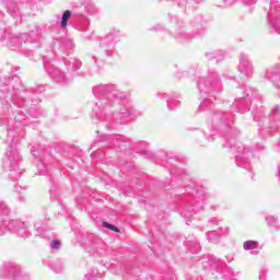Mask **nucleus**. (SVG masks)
Listing matches in <instances>:
<instances>
[{
    "instance_id": "nucleus-1",
    "label": "nucleus",
    "mask_w": 280,
    "mask_h": 280,
    "mask_svg": "<svg viewBox=\"0 0 280 280\" xmlns=\"http://www.w3.org/2000/svg\"><path fill=\"white\" fill-rule=\"evenodd\" d=\"M70 19H71V12L69 10L65 11L61 18V27L63 30H67V25Z\"/></svg>"
},
{
    "instance_id": "nucleus-2",
    "label": "nucleus",
    "mask_w": 280,
    "mask_h": 280,
    "mask_svg": "<svg viewBox=\"0 0 280 280\" xmlns=\"http://www.w3.org/2000/svg\"><path fill=\"white\" fill-rule=\"evenodd\" d=\"M245 250H253L257 248V242L256 241H246L244 243Z\"/></svg>"
},
{
    "instance_id": "nucleus-3",
    "label": "nucleus",
    "mask_w": 280,
    "mask_h": 280,
    "mask_svg": "<svg viewBox=\"0 0 280 280\" xmlns=\"http://www.w3.org/2000/svg\"><path fill=\"white\" fill-rule=\"evenodd\" d=\"M103 226L105 229H109V231H114L115 233H119V229L108 222H103Z\"/></svg>"
},
{
    "instance_id": "nucleus-4",
    "label": "nucleus",
    "mask_w": 280,
    "mask_h": 280,
    "mask_svg": "<svg viewBox=\"0 0 280 280\" xmlns=\"http://www.w3.org/2000/svg\"><path fill=\"white\" fill-rule=\"evenodd\" d=\"M52 248H60V241H52Z\"/></svg>"
}]
</instances>
